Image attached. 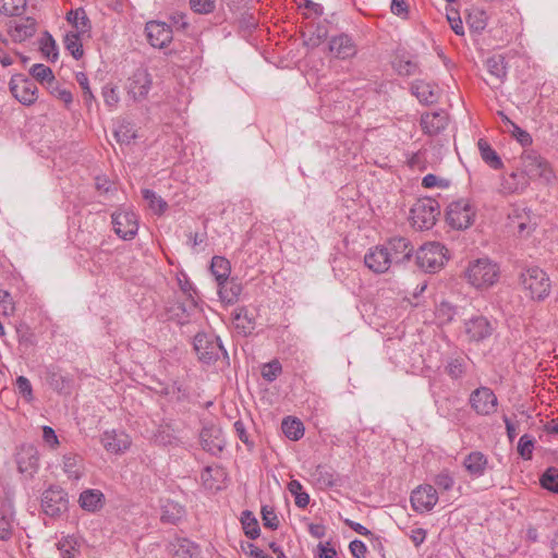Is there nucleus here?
<instances>
[{
    "label": "nucleus",
    "mask_w": 558,
    "mask_h": 558,
    "mask_svg": "<svg viewBox=\"0 0 558 558\" xmlns=\"http://www.w3.org/2000/svg\"><path fill=\"white\" fill-rule=\"evenodd\" d=\"M499 274L498 265L487 257L470 262L465 269L468 282L476 289H487L494 286L499 279Z\"/></svg>",
    "instance_id": "nucleus-1"
},
{
    "label": "nucleus",
    "mask_w": 558,
    "mask_h": 558,
    "mask_svg": "<svg viewBox=\"0 0 558 558\" xmlns=\"http://www.w3.org/2000/svg\"><path fill=\"white\" fill-rule=\"evenodd\" d=\"M520 282L533 301H544L550 293V279L548 275L537 266L523 269L520 274Z\"/></svg>",
    "instance_id": "nucleus-2"
},
{
    "label": "nucleus",
    "mask_w": 558,
    "mask_h": 558,
    "mask_svg": "<svg viewBox=\"0 0 558 558\" xmlns=\"http://www.w3.org/2000/svg\"><path fill=\"white\" fill-rule=\"evenodd\" d=\"M449 259L448 248L439 242H428L416 252V264L426 272H436Z\"/></svg>",
    "instance_id": "nucleus-3"
},
{
    "label": "nucleus",
    "mask_w": 558,
    "mask_h": 558,
    "mask_svg": "<svg viewBox=\"0 0 558 558\" xmlns=\"http://www.w3.org/2000/svg\"><path fill=\"white\" fill-rule=\"evenodd\" d=\"M440 215V206L434 198L418 199L411 208V222L417 230H428L433 228Z\"/></svg>",
    "instance_id": "nucleus-4"
},
{
    "label": "nucleus",
    "mask_w": 558,
    "mask_h": 558,
    "mask_svg": "<svg viewBox=\"0 0 558 558\" xmlns=\"http://www.w3.org/2000/svg\"><path fill=\"white\" fill-rule=\"evenodd\" d=\"M475 214L472 203L469 199L460 198L448 205L446 221L452 229L465 230L473 225Z\"/></svg>",
    "instance_id": "nucleus-5"
},
{
    "label": "nucleus",
    "mask_w": 558,
    "mask_h": 558,
    "mask_svg": "<svg viewBox=\"0 0 558 558\" xmlns=\"http://www.w3.org/2000/svg\"><path fill=\"white\" fill-rule=\"evenodd\" d=\"M521 163L527 179L541 178L546 182H550L555 178L549 162L534 149H527L522 153Z\"/></svg>",
    "instance_id": "nucleus-6"
},
{
    "label": "nucleus",
    "mask_w": 558,
    "mask_h": 558,
    "mask_svg": "<svg viewBox=\"0 0 558 558\" xmlns=\"http://www.w3.org/2000/svg\"><path fill=\"white\" fill-rule=\"evenodd\" d=\"M194 350L199 361L206 364L217 361L220 354L227 355L220 339L204 332H198L194 337Z\"/></svg>",
    "instance_id": "nucleus-7"
},
{
    "label": "nucleus",
    "mask_w": 558,
    "mask_h": 558,
    "mask_svg": "<svg viewBox=\"0 0 558 558\" xmlns=\"http://www.w3.org/2000/svg\"><path fill=\"white\" fill-rule=\"evenodd\" d=\"M68 494L59 486L48 487L41 496V508L45 514L56 518L68 510Z\"/></svg>",
    "instance_id": "nucleus-8"
},
{
    "label": "nucleus",
    "mask_w": 558,
    "mask_h": 558,
    "mask_svg": "<svg viewBox=\"0 0 558 558\" xmlns=\"http://www.w3.org/2000/svg\"><path fill=\"white\" fill-rule=\"evenodd\" d=\"M469 403L476 414L485 416L497 411L498 399L490 388L481 386L471 392Z\"/></svg>",
    "instance_id": "nucleus-9"
},
{
    "label": "nucleus",
    "mask_w": 558,
    "mask_h": 558,
    "mask_svg": "<svg viewBox=\"0 0 558 558\" xmlns=\"http://www.w3.org/2000/svg\"><path fill=\"white\" fill-rule=\"evenodd\" d=\"M153 86V78L147 69H136L128 80V95L135 101L146 99Z\"/></svg>",
    "instance_id": "nucleus-10"
},
{
    "label": "nucleus",
    "mask_w": 558,
    "mask_h": 558,
    "mask_svg": "<svg viewBox=\"0 0 558 558\" xmlns=\"http://www.w3.org/2000/svg\"><path fill=\"white\" fill-rule=\"evenodd\" d=\"M114 232L123 240H132L138 231V220L131 210H118L112 214Z\"/></svg>",
    "instance_id": "nucleus-11"
},
{
    "label": "nucleus",
    "mask_w": 558,
    "mask_h": 558,
    "mask_svg": "<svg viewBox=\"0 0 558 558\" xmlns=\"http://www.w3.org/2000/svg\"><path fill=\"white\" fill-rule=\"evenodd\" d=\"M12 95L23 105L29 106L37 100V86L32 78L15 75L10 81Z\"/></svg>",
    "instance_id": "nucleus-12"
},
{
    "label": "nucleus",
    "mask_w": 558,
    "mask_h": 558,
    "mask_svg": "<svg viewBox=\"0 0 558 558\" xmlns=\"http://www.w3.org/2000/svg\"><path fill=\"white\" fill-rule=\"evenodd\" d=\"M494 327L483 315H475L464 320V333L470 342H480L492 336Z\"/></svg>",
    "instance_id": "nucleus-13"
},
{
    "label": "nucleus",
    "mask_w": 558,
    "mask_h": 558,
    "mask_svg": "<svg viewBox=\"0 0 558 558\" xmlns=\"http://www.w3.org/2000/svg\"><path fill=\"white\" fill-rule=\"evenodd\" d=\"M410 501L416 512H427L436 506L438 494L432 485H421L412 492Z\"/></svg>",
    "instance_id": "nucleus-14"
},
{
    "label": "nucleus",
    "mask_w": 558,
    "mask_h": 558,
    "mask_svg": "<svg viewBox=\"0 0 558 558\" xmlns=\"http://www.w3.org/2000/svg\"><path fill=\"white\" fill-rule=\"evenodd\" d=\"M384 246L388 252L389 259H391V265L410 260L414 252L412 243L403 236L391 238Z\"/></svg>",
    "instance_id": "nucleus-15"
},
{
    "label": "nucleus",
    "mask_w": 558,
    "mask_h": 558,
    "mask_svg": "<svg viewBox=\"0 0 558 558\" xmlns=\"http://www.w3.org/2000/svg\"><path fill=\"white\" fill-rule=\"evenodd\" d=\"M19 472L33 476L39 468L38 450L33 445H22L15 456Z\"/></svg>",
    "instance_id": "nucleus-16"
},
{
    "label": "nucleus",
    "mask_w": 558,
    "mask_h": 558,
    "mask_svg": "<svg viewBox=\"0 0 558 558\" xmlns=\"http://www.w3.org/2000/svg\"><path fill=\"white\" fill-rule=\"evenodd\" d=\"M145 32L148 43L154 48H165L172 40V29L165 23L159 21H150L146 23Z\"/></svg>",
    "instance_id": "nucleus-17"
},
{
    "label": "nucleus",
    "mask_w": 558,
    "mask_h": 558,
    "mask_svg": "<svg viewBox=\"0 0 558 558\" xmlns=\"http://www.w3.org/2000/svg\"><path fill=\"white\" fill-rule=\"evenodd\" d=\"M364 264L374 274H385L391 266V259L384 245H376L365 254Z\"/></svg>",
    "instance_id": "nucleus-18"
},
{
    "label": "nucleus",
    "mask_w": 558,
    "mask_h": 558,
    "mask_svg": "<svg viewBox=\"0 0 558 558\" xmlns=\"http://www.w3.org/2000/svg\"><path fill=\"white\" fill-rule=\"evenodd\" d=\"M130 436L123 430H106L101 435V444L104 448L114 454H121L125 452L131 446Z\"/></svg>",
    "instance_id": "nucleus-19"
},
{
    "label": "nucleus",
    "mask_w": 558,
    "mask_h": 558,
    "mask_svg": "<svg viewBox=\"0 0 558 558\" xmlns=\"http://www.w3.org/2000/svg\"><path fill=\"white\" fill-rule=\"evenodd\" d=\"M421 128L429 136H434L444 131L448 124V114L445 110L427 112L421 117Z\"/></svg>",
    "instance_id": "nucleus-20"
},
{
    "label": "nucleus",
    "mask_w": 558,
    "mask_h": 558,
    "mask_svg": "<svg viewBox=\"0 0 558 558\" xmlns=\"http://www.w3.org/2000/svg\"><path fill=\"white\" fill-rule=\"evenodd\" d=\"M196 308L194 300L190 301V304L173 300L166 306L167 319L172 320L179 325L189 324L191 320V312Z\"/></svg>",
    "instance_id": "nucleus-21"
},
{
    "label": "nucleus",
    "mask_w": 558,
    "mask_h": 558,
    "mask_svg": "<svg viewBox=\"0 0 558 558\" xmlns=\"http://www.w3.org/2000/svg\"><path fill=\"white\" fill-rule=\"evenodd\" d=\"M36 21L33 17H25L13 21L9 28V35L15 43H23L33 37L36 33Z\"/></svg>",
    "instance_id": "nucleus-22"
},
{
    "label": "nucleus",
    "mask_w": 558,
    "mask_h": 558,
    "mask_svg": "<svg viewBox=\"0 0 558 558\" xmlns=\"http://www.w3.org/2000/svg\"><path fill=\"white\" fill-rule=\"evenodd\" d=\"M329 50L339 59H348L356 53V47L353 40L345 34L332 37L329 41Z\"/></svg>",
    "instance_id": "nucleus-23"
},
{
    "label": "nucleus",
    "mask_w": 558,
    "mask_h": 558,
    "mask_svg": "<svg viewBox=\"0 0 558 558\" xmlns=\"http://www.w3.org/2000/svg\"><path fill=\"white\" fill-rule=\"evenodd\" d=\"M61 558H77L81 555L83 539L77 535H62L57 544Z\"/></svg>",
    "instance_id": "nucleus-24"
},
{
    "label": "nucleus",
    "mask_w": 558,
    "mask_h": 558,
    "mask_svg": "<svg viewBox=\"0 0 558 558\" xmlns=\"http://www.w3.org/2000/svg\"><path fill=\"white\" fill-rule=\"evenodd\" d=\"M221 430L215 427H204L201 432V442L203 449L216 454L223 450L225 444L220 438Z\"/></svg>",
    "instance_id": "nucleus-25"
},
{
    "label": "nucleus",
    "mask_w": 558,
    "mask_h": 558,
    "mask_svg": "<svg viewBox=\"0 0 558 558\" xmlns=\"http://www.w3.org/2000/svg\"><path fill=\"white\" fill-rule=\"evenodd\" d=\"M242 292V284L235 278H228L218 283V294L221 302L234 304Z\"/></svg>",
    "instance_id": "nucleus-26"
},
{
    "label": "nucleus",
    "mask_w": 558,
    "mask_h": 558,
    "mask_svg": "<svg viewBox=\"0 0 558 558\" xmlns=\"http://www.w3.org/2000/svg\"><path fill=\"white\" fill-rule=\"evenodd\" d=\"M411 92L424 105L435 104L438 99L437 87L424 81H414L411 85Z\"/></svg>",
    "instance_id": "nucleus-27"
},
{
    "label": "nucleus",
    "mask_w": 558,
    "mask_h": 558,
    "mask_svg": "<svg viewBox=\"0 0 558 558\" xmlns=\"http://www.w3.org/2000/svg\"><path fill=\"white\" fill-rule=\"evenodd\" d=\"M463 465L471 476L481 477L487 469L488 460L483 452L472 451L464 458Z\"/></svg>",
    "instance_id": "nucleus-28"
},
{
    "label": "nucleus",
    "mask_w": 558,
    "mask_h": 558,
    "mask_svg": "<svg viewBox=\"0 0 558 558\" xmlns=\"http://www.w3.org/2000/svg\"><path fill=\"white\" fill-rule=\"evenodd\" d=\"M233 325L240 335L247 336L255 329V318L246 307H239L233 313Z\"/></svg>",
    "instance_id": "nucleus-29"
},
{
    "label": "nucleus",
    "mask_w": 558,
    "mask_h": 558,
    "mask_svg": "<svg viewBox=\"0 0 558 558\" xmlns=\"http://www.w3.org/2000/svg\"><path fill=\"white\" fill-rule=\"evenodd\" d=\"M78 504L84 510L95 512L102 508L105 496L99 489H86L81 493Z\"/></svg>",
    "instance_id": "nucleus-30"
},
{
    "label": "nucleus",
    "mask_w": 558,
    "mask_h": 558,
    "mask_svg": "<svg viewBox=\"0 0 558 558\" xmlns=\"http://www.w3.org/2000/svg\"><path fill=\"white\" fill-rule=\"evenodd\" d=\"M529 185V179L524 172H511L502 178L501 190L506 194L523 191Z\"/></svg>",
    "instance_id": "nucleus-31"
},
{
    "label": "nucleus",
    "mask_w": 558,
    "mask_h": 558,
    "mask_svg": "<svg viewBox=\"0 0 558 558\" xmlns=\"http://www.w3.org/2000/svg\"><path fill=\"white\" fill-rule=\"evenodd\" d=\"M66 21L75 28L74 33L89 36L92 24L83 8L69 11L66 13Z\"/></svg>",
    "instance_id": "nucleus-32"
},
{
    "label": "nucleus",
    "mask_w": 558,
    "mask_h": 558,
    "mask_svg": "<svg viewBox=\"0 0 558 558\" xmlns=\"http://www.w3.org/2000/svg\"><path fill=\"white\" fill-rule=\"evenodd\" d=\"M481 158L483 161L494 170H499L504 167V162L497 151L485 140L480 138L477 142Z\"/></svg>",
    "instance_id": "nucleus-33"
},
{
    "label": "nucleus",
    "mask_w": 558,
    "mask_h": 558,
    "mask_svg": "<svg viewBox=\"0 0 558 558\" xmlns=\"http://www.w3.org/2000/svg\"><path fill=\"white\" fill-rule=\"evenodd\" d=\"M63 471L69 478L78 480L83 474V458L76 453L63 456Z\"/></svg>",
    "instance_id": "nucleus-34"
},
{
    "label": "nucleus",
    "mask_w": 558,
    "mask_h": 558,
    "mask_svg": "<svg viewBox=\"0 0 558 558\" xmlns=\"http://www.w3.org/2000/svg\"><path fill=\"white\" fill-rule=\"evenodd\" d=\"M312 476L320 488H328L337 485L335 472L326 465H317Z\"/></svg>",
    "instance_id": "nucleus-35"
},
{
    "label": "nucleus",
    "mask_w": 558,
    "mask_h": 558,
    "mask_svg": "<svg viewBox=\"0 0 558 558\" xmlns=\"http://www.w3.org/2000/svg\"><path fill=\"white\" fill-rule=\"evenodd\" d=\"M210 271L218 284L219 282L230 278V262L222 256H214L210 263Z\"/></svg>",
    "instance_id": "nucleus-36"
},
{
    "label": "nucleus",
    "mask_w": 558,
    "mask_h": 558,
    "mask_svg": "<svg viewBox=\"0 0 558 558\" xmlns=\"http://www.w3.org/2000/svg\"><path fill=\"white\" fill-rule=\"evenodd\" d=\"M281 428L286 437L291 440H299L304 436V425L296 417L288 416L283 418Z\"/></svg>",
    "instance_id": "nucleus-37"
},
{
    "label": "nucleus",
    "mask_w": 558,
    "mask_h": 558,
    "mask_svg": "<svg viewBox=\"0 0 558 558\" xmlns=\"http://www.w3.org/2000/svg\"><path fill=\"white\" fill-rule=\"evenodd\" d=\"M486 68L490 75L496 77L500 83L507 76L506 59L501 54H495L486 60Z\"/></svg>",
    "instance_id": "nucleus-38"
},
{
    "label": "nucleus",
    "mask_w": 558,
    "mask_h": 558,
    "mask_svg": "<svg viewBox=\"0 0 558 558\" xmlns=\"http://www.w3.org/2000/svg\"><path fill=\"white\" fill-rule=\"evenodd\" d=\"M458 399L446 397L436 402L437 413L445 418L456 420L459 416Z\"/></svg>",
    "instance_id": "nucleus-39"
},
{
    "label": "nucleus",
    "mask_w": 558,
    "mask_h": 558,
    "mask_svg": "<svg viewBox=\"0 0 558 558\" xmlns=\"http://www.w3.org/2000/svg\"><path fill=\"white\" fill-rule=\"evenodd\" d=\"M86 34H78L70 32L64 36L65 49L72 54L75 60H80L83 57V44L82 37Z\"/></svg>",
    "instance_id": "nucleus-40"
},
{
    "label": "nucleus",
    "mask_w": 558,
    "mask_h": 558,
    "mask_svg": "<svg viewBox=\"0 0 558 558\" xmlns=\"http://www.w3.org/2000/svg\"><path fill=\"white\" fill-rule=\"evenodd\" d=\"M29 74L41 84L46 83L47 87H53V85H56V77L52 70L45 64H34L29 70Z\"/></svg>",
    "instance_id": "nucleus-41"
},
{
    "label": "nucleus",
    "mask_w": 558,
    "mask_h": 558,
    "mask_svg": "<svg viewBox=\"0 0 558 558\" xmlns=\"http://www.w3.org/2000/svg\"><path fill=\"white\" fill-rule=\"evenodd\" d=\"M466 371V362L462 356L449 357L445 366L446 374L453 380L464 376Z\"/></svg>",
    "instance_id": "nucleus-42"
},
{
    "label": "nucleus",
    "mask_w": 558,
    "mask_h": 558,
    "mask_svg": "<svg viewBox=\"0 0 558 558\" xmlns=\"http://www.w3.org/2000/svg\"><path fill=\"white\" fill-rule=\"evenodd\" d=\"M184 509L182 506L168 501L162 506L161 521L165 523L175 524L184 515Z\"/></svg>",
    "instance_id": "nucleus-43"
},
{
    "label": "nucleus",
    "mask_w": 558,
    "mask_h": 558,
    "mask_svg": "<svg viewBox=\"0 0 558 558\" xmlns=\"http://www.w3.org/2000/svg\"><path fill=\"white\" fill-rule=\"evenodd\" d=\"M457 315V308L447 301L440 302L435 310V317L439 325L451 323Z\"/></svg>",
    "instance_id": "nucleus-44"
},
{
    "label": "nucleus",
    "mask_w": 558,
    "mask_h": 558,
    "mask_svg": "<svg viewBox=\"0 0 558 558\" xmlns=\"http://www.w3.org/2000/svg\"><path fill=\"white\" fill-rule=\"evenodd\" d=\"M39 48L41 53L49 60L54 62L58 58V48L56 40L48 33L45 32L39 39Z\"/></svg>",
    "instance_id": "nucleus-45"
},
{
    "label": "nucleus",
    "mask_w": 558,
    "mask_h": 558,
    "mask_svg": "<svg viewBox=\"0 0 558 558\" xmlns=\"http://www.w3.org/2000/svg\"><path fill=\"white\" fill-rule=\"evenodd\" d=\"M26 9V0H0V14L19 16Z\"/></svg>",
    "instance_id": "nucleus-46"
},
{
    "label": "nucleus",
    "mask_w": 558,
    "mask_h": 558,
    "mask_svg": "<svg viewBox=\"0 0 558 558\" xmlns=\"http://www.w3.org/2000/svg\"><path fill=\"white\" fill-rule=\"evenodd\" d=\"M114 137L120 144H130L136 138L134 125L129 121H122L114 130Z\"/></svg>",
    "instance_id": "nucleus-47"
},
{
    "label": "nucleus",
    "mask_w": 558,
    "mask_h": 558,
    "mask_svg": "<svg viewBox=\"0 0 558 558\" xmlns=\"http://www.w3.org/2000/svg\"><path fill=\"white\" fill-rule=\"evenodd\" d=\"M466 22L475 32H482L487 26L488 15L481 9H472L468 15Z\"/></svg>",
    "instance_id": "nucleus-48"
},
{
    "label": "nucleus",
    "mask_w": 558,
    "mask_h": 558,
    "mask_svg": "<svg viewBox=\"0 0 558 558\" xmlns=\"http://www.w3.org/2000/svg\"><path fill=\"white\" fill-rule=\"evenodd\" d=\"M242 524L245 535L255 539L259 536V525L256 518L252 514L251 511L246 510L242 513Z\"/></svg>",
    "instance_id": "nucleus-49"
},
{
    "label": "nucleus",
    "mask_w": 558,
    "mask_h": 558,
    "mask_svg": "<svg viewBox=\"0 0 558 558\" xmlns=\"http://www.w3.org/2000/svg\"><path fill=\"white\" fill-rule=\"evenodd\" d=\"M289 492L294 496L295 506L299 508H305L310 504V495L305 492H303L302 484L296 481L292 480L288 484Z\"/></svg>",
    "instance_id": "nucleus-50"
},
{
    "label": "nucleus",
    "mask_w": 558,
    "mask_h": 558,
    "mask_svg": "<svg viewBox=\"0 0 558 558\" xmlns=\"http://www.w3.org/2000/svg\"><path fill=\"white\" fill-rule=\"evenodd\" d=\"M143 198L148 203L149 208L156 214H162L167 209V203L154 191L145 189L142 191Z\"/></svg>",
    "instance_id": "nucleus-51"
},
{
    "label": "nucleus",
    "mask_w": 558,
    "mask_h": 558,
    "mask_svg": "<svg viewBox=\"0 0 558 558\" xmlns=\"http://www.w3.org/2000/svg\"><path fill=\"white\" fill-rule=\"evenodd\" d=\"M541 485L547 490L558 493V469L548 468L541 476Z\"/></svg>",
    "instance_id": "nucleus-52"
},
{
    "label": "nucleus",
    "mask_w": 558,
    "mask_h": 558,
    "mask_svg": "<svg viewBox=\"0 0 558 558\" xmlns=\"http://www.w3.org/2000/svg\"><path fill=\"white\" fill-rule=\"evenodd\" d=\"M281 373L282 366L278 360H272L262 367V376L268 383L276 380Z\"/></svg>",
    "instance_id": "nucleus-53"
},
{
    "label": "nucleus",
    "mask_w": 558,
    "mask_h": 558,
    "mask_svg": "<svg viewBox=\"0 0 558 558\" xmlns=\"http://www.w3.org/2000/svg\"><path fill=\"white\" fill-rule=\"evenodd\" d=\"M48 384L54 390L61 392L70 388L71 379L69 377L63 376L60 372H50L48 374Z\"/></svg>",
    "instance_id": "nucleus-54"
},
{
    "label": "nucleus",
    "mask_w": 558,
    "mask_h": 558,
    "mask_svg": "<svg viewBox=\"0 0 558 558\" xmlns=\"http://www.w3.org/2000/svg\"><path fill=\"white\" fill-rule=\"evenodd\" d=\"M534 449V439L532 436L524 434L520 437L518 442V452L524 460L532 458Z\"/></svg>",
    "instance_id": "nucleus-55"
},
{
    "label": "nucleus",
    "mask_w": 558,
    "mask_h": 558,
    "mask_svg": "<svg viewBox=\"0 0 558 558\" xmlns=\"http://www.w3.org/2000/svg\"><path fill=\"white\" fill-rule=\"evenodd\" d=\"M189 4L197 14H209L216 10V0H190Z\"/></svg>",
    "instance_id": "nucleus-56"
},
{
    "label": "nucleus",
    "mask_w": 558,
    "mask_h": 558,
    "mask_svg": "<svg viewBox=\"0 0 558 558\" xmlns=\"http://www.w3.org/2000/svg\"><path fill=\"white\" fill-rule=\"evenodd\" d=\"M262 519L265 527L276 530L279 526V519L274 507L265 505L262 507Z\"/></svg>",
    "instance_id": "nucleus-57"
},
{
    "label": "nucleus",
    "mask_w": 558,
    "mask_h": 558,
    "mask_svg": "<svg viewBox=\"0 0 558 558\" xmlns=\"http://www.w3.org/2000/svg\"><path fill=\"white\" fill-rule=\"evenodd\" d=\"M509 133L523 146H530L533 142L532 136L529 132L521 129L518 124L511 123Z\"/></svg>",
    "instance_id": "nucleus-58"
},
{
    "label": "nucleus",
    "mask_w": 558,
    "mask_h": 558,
    "mask_svg": "<svg viewBox=\"0 0 558 558\" xmlns=\"http://www.w3.org/2000/svg\"><path fill=\"white\" fill-rule=\"evenodd\" d=\"M395 69L400 75H414L417 71V64L411 60L399 59L395 62Z\"/></svg>",
    "instance_id": "nucleus-59"
},
{
    "label": "nucleus",
    "mask_w": 558,
    "mask_h": 558,
    "mask_svg": "<svg viewBox=\"0 0 558 558\" xmlns=\"http://www.w3.org/2000/svg\"><path fill=\"white\" fill-rule=\"evenodd\" d=\"M16 388L19 393L27 401H32L34 399L32 384L28 378L25 376H19L16 378Z\"/></svg>",
    "instance_id": "nucleus-60"
},
{
    "label": "nucleus",
    "mask_w": 558,
    "mask_h": 558,
    "mask_svg": "<svg viewBox=\"0 0 558 558\" xmlns=\"http://www.w3.org/2000/svg\"><path fill=\"white\" fill-rule=\"evenodd\" d=\"M447 20L450 24L451 29L454 32L456 35H458V36L464 35L463 23H462V20L460 17L458 11H454V10L448 11Z\"/></svg>",
    "instance_id": "nucleus-61"
},
{
    "label": "nucleus",
    "mask_w": 558,
    "mask_h": 558,
    "mask_svg": "<svg viewBox=\"0 0 558 558\" xmlns=\"http://www.w3.org/2000/svg\"><path fill=\"white\" fill-rule=\"evenodd\" d=\"M175 546H178V549H175V556L180 558H192L194 549H196L194 544L185 538L179 539Z\"/></svg>",
    "instance_id": "nucleus-62"
},
{
    "label": "nucleus",
    "mask_w": 558,
    "mask_h": 558,
    "mask_svg": "<svg viewBox=\"0 0 558 558\" xmlns=\"http://www.w3.org/2000/svg\"><path fill=\"white\" fill-rule=\"evenodd\" d=\"M76 81L83 90V98L85 102L88 105L89 102H92V100H94V95L89 87L88 77L85 73L78 72L76 74Z\"/></svg>",
    "instance_id": "nucleus-63"
},
{
    "label": "nucleus",
    "mask_w": 558,
    "mask_h": 558,
    "mask_svg": "<svg viewBox=\"0 0 558 558\" xmlns=\"http://www.w3.org/2000/svg\"><path fill=\"white\" fill-rule=\"evenodd\" d=\"M14 303L11 294L3 289H0V310L3 314H12L14 312Z\"/></svg>",
    "instance_id": "nucleus-64"
}]
</instances>
